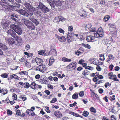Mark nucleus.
Here are the masks:
<instances>
[{
    "label": "nucleus",
    "instance_id": "f257e3e1",
    "mask_svg": "<svg viewBox=\"0 0 120 120\" xmlns=\"http://www.w3.org/2000/svg\"><path fill=\"white\" fill-rule=\"evenodd\" d=\"M24 23L26 25L27 27L30 29L31 30H34L35 29L34 25L30 21L26 19H25Z\"/></svg>",
    "mask_w": 120,
    "mask_h": 120
},
{
    "label": "nucleus",
    "instance_id": "f03ea898",
    "mask_svg": "<svg viewBox=\"0 0 120 120\" xmlns=\"http://www.w3.org/2000/svg\"><path fill=\"white\" fill-rule=\"evenodd\" d=\"M37 8L41 9L44 13H47L48 12L49 10V9L45 7L41 2H39Z\"/></svg>",
    "mask_w": 120,
    "mask_h": 120
},
{
    "label": "nucleus",
    "instance_id": "7ed1b4c3",
    "mask_svg": "<svg viewBox=\"0 0 120 120\" xmlns=\"http://www.w3.org/2000/svg\"><path fill=\"white\" fill-rule=\"evenodd\" d=\"M92 34H95V36L96 35V36H97L96 38L103 36L104 35L103 30L101 28H99L97 32L92 31Z\"/></svg>",
    "mask_w": 120,
    "mask_h": 120
},
{
    "label": "nucleus",
    "instance_id": "20e7f679",
    "mask_svg": "<svg viewBox=\"0 0 120 120\" xmlns=\"http://www.w3.org/2000/svg\"><path fill=\"white\" fill-rule=\"evenodd\" d=\"M13 6L9 5L8 4L5 7L2 6L1 9L4 11L5 12L8 11H11L13 10Z\"/></svg>",
    "mask_w": 120,
    "mask_h": 120
},
{
    "label": "nucleus",
    "instance_id": "39448f33",
    "mask_svg": "<svg viewBox=\"0 0 120 120\" xmlns=\"http://www.w3.org/2000/svg\"><path fill=\"white\" fill-rule=\"evenodd\" d=\"M7 33L8 34L10 35L17 41H18L19 37L16 36V33L13 30L10 29L8 30Z\"/></svg>",
    "mask_w": 120,
    "mask_h": 120
},
{
    "label": "nucleus",
    "instance_id": "423d86ee",
    "mask_svg": "<svg viewBox=\"0 0 120 120\" xmlns=\"http://www.w3.org/2000/svg\"><path fill=\"white\" fill-rule=\"evenodd\" d=\"M76 62H72L67 66V70L68 71L74 70L76 68V65L77 64Z\"/></svg>",
    "mask_w": 120,
    "mask_h": 120
},
{
    "label": "nucleus",
    "instance_id": "0eeeda50",
    "mask_svg": "<svg viewBox=\"0 0 120 120\" xmlns=\"http://www.w3.org/2000/svg\"><path fill=\"white\" fill-rule=\"evenodd\" d=\"M91 34H92V35H89L87 36L86 39V40L88 42H91L95 38H96L97 36L95 35L94 34H92V32L91 33Z\"/></svg>",
    "mask_w": 120,
    "mask_h": 120
},
{
    "label": "nucleus",
    "instance_id": "6e6552de",
    "mask_svg": "<svg viewBox=\"0 0 120 120\" xmlns=\"http://www.w3.org/2000/svg\"><path fill=\"white\" fill-rule=\"evenodd\" d=\"M46 66L43 65H40L36 68V69L37 71H39L40 72H44L45 71L46 69Z\"/></svg>",
    "mask_w": 120,
    "mask_h": 120
},
{
    "label": "nucleus",
    "instance_id": "1a4fd4ad",
    "mask_svg": "<svg viewBox=\"0 0 120 120\" xmlns=\"http://www.w3.org/2000/svg\"><path fill=\"white\" fill-rule=\"evenodd\" d=\"M74 33H68L67 36V40L68 42H71L73 39Z\"/></svg>",
    "mask_w": 120,
    "mask_h": 120
},
{
    "label": "nucleus",
    "instance_id": "9d476101",
    "mask_svg": "<svg viewBox=\"0 0 120 120\" xmlns=\"http://www.w3.org/2000/svg\"><path fill=\"white\" fill-rule=\"evenodd\" d=\"M79 15L82 17L85 18L89 15L90 13L89 12L86 13V11L84 10L82 11L81 12H79Z\"/></svg>",
    "mask_w": 120,
    "mask_h": 120
},
{
    "label": "nucleus",
    "instance_id": "9b49d317",
    "mask_svg": "<svg viewBox=\"0 0 120 120\" xmlns=\"http://www.w3.org/2000/svg\"><path fill=\"white\" fill-rule=\"evenodd\" d=\"M45 76H41V78L39 80V81L41 83L47 84H48V81L47 80Z\"/></svg>",
    "mask_w": 120,
    "mask_h": 120
},
{
    "label": "nucleus",
    "instance_id": "f8f14e48",
    "mask_svg": "<svg viewBox=\"0 0 120 120\" xmlns=\"http://www.w3.org/2000/svg\"><path fill=\"white\" fill-rule=\"evenodd\" d=\"M19 12L20 13L21 15H24L28 17L29 15L32 16L33 15V13L31 12L30 14L28 13H27L25 10L22 9H21L19 11Z\"/></svg>",
    "mask_w": 120,
    "mask_h": 120
},
{
    "label": "nucleus",
    "instance_id": "ddd939ff",
    "mask_svg": "<svg viewBox=\"0 0 120 120\" xmlns=\"http://www.w3.org/2000/svg\"><path fill=\"white\" fill-rule=\"evenodd\" d=\"M18 15L17 14L15 13H13L11 15V18L13 21H14L15 22H14L15 24H16V22L17 23H18V22L17 19L18 18Z\"/></svg>",
    "mask_w": 120,
    "mask_h": 120
},
{
    "label": "nucleus",
    "instance_id": "4468645a",
    "mask_svg": "<svg viewBox=\"0 0 120 120\" xmlns=\"http://www.w3.org/2000/svg\"><path fill=\"white\" fill-rule=\"evenodd\" d=\"M109 30L111 32H114L116 31L115 26L111 24H109Z\"/></svg>",
    "mask_w": 120,
    "mask_h": 120
},
{
    "label": "nucleus",
    "instance_id": "2eb2a0df",
    "mask_svg": "<svg viewBox=\"0 0 120 120\" xmlns=\"http://www.w3.org/2000/svg\"><path fill=\"white\" fill-rule=\"evenodd\" d=\"M94 96H95L96 99L98 100H99L100 102H101V101H100V99L98 95L96 94L95 93L94 91H92L91 93V97L93 100H94V99H95V98L94 97Z\"/></svg>",
    "mask_w": 120,
    "mask_h": 120
},
{
    "label": "nucleus",
    "instance_id": "dca6fc26",
    "mask_svg": "<svg viewBox=\"0 0 120 120\" xmlns=\"http://www.w3.org/2000/svg\"><path fill=\"white\" fill-rule=\"evenodd\" d=\"M54 115L56 117L58 118H60L63 116V115L61 113L58 111H55Z\"/></svg>",
    "mask_w": 120,
    "mask_h": 120
},
{
    "label": "nucleus",
    "instance_id": "f3484780",
    "mask_svg": "<svg viewBox=\"0 0 120 120\" xmlns=\"http://www.w3.org/2000/svg\"><path fill=\"white\" fill-rule=\"evenodd\" d=\"M22 29L18 26L15 31L19 35H20L22 33Z\"/></svg>",
    "mask_w": 120,
    "mask_h": 120
},
{
    "label": "nucleus",
    "instance_id": "a211bd4d",
    "mask_svg": "<svg viewBox=\"0 0 120 120\" xmlns=\"http://www.w3.org/2000/svg\"><path fill=\"white\" fill-rule=\"evenodd\" d=\"M57 54V52L55 49H52L49 52V54L53 56H56Z\"/></svg>",
    "mask_w": 120,
    "mask_h": 120
},
{
    "label": "nucleus",
    "instance_id": "6ab92c4d",
    "mask_svg": "<svg viewBox=\"0 0 120 120\" xmlns=\"http://www.w3.org/2000/svg\"><path fill=\"white\" fill-rule=\"evenodd\" d=\"M8 24L6 22H1L2 27L5 30L8 29Z\"/></svg>",
    "mask_w": 120,
    "mask_h": 120
},
{
    "label": "nucleus",
    "instance_id": "aec40b11",
    "mask_svg": "<svg viewBox=\"0 0 120 120\" xmlns=\"http://www.w3.org/2000/svg\"><path fill=\"white\" fill-rule=\"evenodd\" d=\"M24 4L28 9L30 10L34 9V8L29 3L26 2Z\"/></svg>",
    "mask_w": 120,
    "mask_h": 120
},
{
    "label": "nucleus",
    "instance_id": "412c9836",
    "mask_svg": "<svg viewBox=\"0 0 120 120\" xmlns=\"http://www.w3.org/2000/svg\"><path fill=\"white\" fill-rule=\"evenodd\" d=\"M6 40L8 42V44L10 45H11L14 44L15 41L14 39L12 38H8Z\"/></svg>",
    "mask_w": 120,
    "mask_h": 120
},
{
    "label": "nucleus",
    "instance_id": "4be33fe9",
    "mask_svg": "<svg viewBox=\"0 0 120 120\" xmlns=\"http://www.w3.org/2000/svg\"><path fill=\"white\" fill-rule=\"evenodd\" d=\"M35 61L37 64L39 65H42L43 61V60L41 59L38 58H36L35 59Z\"/></svg>",
    "mask_w": 120,
    "mask_h": 120
},
{
    "label": "nucleus",
    "instance_id": "5701e85b",
    "mask_svg": "<svg viewBox=\"0 0 120 120\" xmlns=\"http://www.w3.org/2000/svg\"><path fill=\"white\" fill-rule=\"evenodd\" d=\"M55 60L53 56L51 57L49 60V62L48 65L49 66H52L53 63L54 62Z\"/></svg>",
    "mask_w": 120,
    "mask_h": 120
},
{
    "label": "nucleus",
    "instance_id": "b1692460",
    "mask_svg": "<svg viewBox=\"0 0 120 120\" xmlns=\"http://www.w3.org/2000/svg\"><path fill=\"white\" fill-rule=\"evenodd\" d=\"M29 20H31L33 23H35L36 25H38L39 24V22L37 21V20H36L32 17H30L29 18Z\"/></svg>",
    "mask_w": 120,
    "mask_h": 120
},
{
    "label": "nucleus",
    "instance_id": "393cba45",
    "mask_svg": "<svg viewBox=\"0 0 120 120\" xmlns=\"http://www.w3.org/2000/svg\"><path fill=\"white\" fill-rule=\"evenodd\" d=\"M54 2L56 5L57 7H58L61 6L63 1L60 0H57Z\"/></svg>",
    "mask_w": 120,
    "mask_h": 120
},
{
    "label": "nucleus",
    "instance_id": "a878e982",
    "mask_svg": "<svg viewBox=\"0 0 120 120\" xmlns=\"http://www.w3.org/2000/svg\"><path fill=\"white\" fill-rule=\"evenodd\" d=\"M37 85V84H36L34 82H32L31 83L30 87L31 88L35 90L36 89Z\"/></svg>",
    "mask_w": 120,
    "mask_h": 120
},
{
    "label": "nucleus",
    "instance_id": "bb28decb",
    "mask_svg": "<svg viewBox=\"0 0 120 120\" xmlns=\"http://www.w3.org/2000/svg\"><path fill=\"white\" fill-rule=\"evenodd\" d=\"M93 63L94 64L97 66L100 65H101L102 64L101 62L98 60H95L93 62Z\"/></svg>",
    "mask_w": 120,
    "mask_h": 120
},
{
    "label": "nucleus",
    "instance_id": "cd10ccee",
    "mask_svg": "<svg viewBox=\"0 0 120 120\" xmlns=\"http://www.w3.org/2000/svg\"><path fill=\"white\" fill-rule=\"evenodd\" d=\"M8 3L6 2V1L5 0H1L0 2V4L2 6L5 7L7 5Z\"/></svg>",
    "mask_w": 120,
    "mask_h": 120
},
{
    "label": "nucleus",
    "instance_id": "c85d7f7f",
    "mask_svg": "<svg viewBox=\"0 0 120 120\" xmlns=\"http://www.w3.org/2000/svg\"><path fill=\"white\" fill-rule=\"evenodd\" d=\"M0 48L4 50H6L8 49L7 46L6 45L1 43L0 44Z\"/></svg>",
    "mask_w": 120,
    "mask_h": 120
},
{
    "label": "nucleus",
    "instance_id": "c756f323",
    "mask_svg": "<svg viewBox=\"0 0 120 120\" xmlns=\"http://www.w3.org/2000/svg\"><path fill=\"white\" fill-rule=\"evenodd\" d=\"M19 77L17 76L15 74H14L13 75H10V79H9L10 80H11L14 78L19 79Z\"/></svg>",
    "mask_w": 120,
    "mask_h": 120
},
{
    "label": "nucleus",
    "instance_id": "7c9ffc66",
    "mask_svg": "<svg viewBox=\"0 0 120 120\" xmlns=\"http://www.w3.org/2000/svg\"><path fill=\"white\" fill-rule=\"evenodd\" d=\"M62 60L64 62H69L71 61V59H68L65 57H63L62 59Z\"/></svg>",
    "mask_w": 120,
    "mask_h": 120
},
{
    "label": "nucleus",
    "instance_id": "2f4dec72",
    "mask_svg": "<svg viewBox=\"0 0 120 120\" xmlns=\"http://www.w3.org/2000/svg\"><path fill=\"white\" fill-rule=\"evenodd\" d=\"M49 3L52 9L53 10H54L55 9V8H54L55 5L54 3L52 2V0H50Z\"/></svg>",
    "mask_w": 120,
    "mask_h": 120
},
{
    "label": "nucleus",
    "instance_id": "473e14b6",
    "mask_svg": "<svg viewBox=\"0 0 120 120\" xmlns=\"http://www.w3.org/2000/svg\"><path fill=\"white\" fill-rule=\"evenodd\" d=\"M78 93L75 92L72 96V98L73 99H76L78 98Z\"/></svg>",
    "mask_w": 120,
    "mask_h": 120
},
{
    "label": "nucleus",
    "instance_id": "72a5a7b5",
    "mask_svg": "<svg viewBox=\"0 0 120 120\" xmlns=\"http://www.w3.org/2000/svg\"><path fill=\"white\" fill-rule=\"evenodd\" d=\"M66 40V38L64 36H62L61 37L59 41L60 42H65Z\"/></svg>",
    "mask_w": 120,
    "mask_h": 120
},
{
    "label": "nucleus",
    "instance_id": "f704fd0d",
    "mask_svg": "<svg viewBox=\"0 0 120 120\" xmlns=\"http://www.w3.org/2000/svg\"><path fill=\"white\" fill-rule=\"evenodd\" d=\"M81 44L82 46H84L86 48L88 49H90L91 48L90 45L88 44L82 43Z\"/></svg>",
    "mask_w": 120,
    "mask_h": 120
},
{
    "label": "nucleus",
    "instance_id": "c9c22d12",
    "mask_svg": "<svg viewBox=\"0 0 120 120\" xmlns=\"http://www.w3.org/2000/svg\"><path fill=\"white\" fill-rule=\"evenodd\" d=\"M23 85L24 87L26 89L28 88L30 86V85L27 82L24 83L23 84Z\"/></svg>",
    "mask_w": 120,
    "mask_h": 120
},
{
    "label": "nucleus",
    "instance_id": "e433bc0d",
    "mask_svg": "<svg viewBox=\"0 0 120 120\" xmlns=\"http://www.w3.org/2000/svg\"><path fill=\"white\" fill-rule=\"evenodd\" d=\"M111 78H111L110 79L116 81H119V80L117 78L116 75H113V76H112Z\"/></svg>",
    "mask_w": 120,
    "mask_h": 120
},
{
    "label": "nucleus",
    "instance_id": "4c0bfd02",
    "mask_svg": "<svg viewBox=\"0 0 120 120\" xmlns=\"http://www.w3.org/2000/svg\"><path fill=\"white\" fill-rule=\"evenodd\" d=\"M110 16L109 15H107L105 16L103 19V21L106 22L107 21L110 19Z\"/></svg>",
    "mask_w": 120,
    "mask_h": 120
},
{
    "label": "nucleus",
    "instance_id": "58836bf2",
    "mask_svg": "<svg viewBox=\"0 0 120 120\" xmlns=\"http://www.w3.org/2000/svg\"><path fill=\"white\" fill-rule=\"evenodd\" d=\"M18 26L15 24H13L10 25V27L11 29L15 31Z\"/></svg>",
    "mask_w": 120,
    "mask_h": 120
},
{
    "label": "nucleus",
    "instance_id": "ea45409f",
    "mask_svg": "<svg viewBox=\"0 0 120 120\" xmlns=\"http://www.w3.org/2000/svg\"><path fill=\"white\" fill-rule=\"evenodd\" d=\"M3 94V95L6 94L8 93V90L5 88L2 89V93Z\"/></svg>",
    "mask_w": 120,
    "mask_h": 120
},
{
    "label": "nucleus",
    "instance_id": "a19ab883",
    "mask_svg": "<svg viewBox=\"0 0 120 120\" xmlns=\"http://www.w3.org/2000/svg\"><path fill=\"white\" fill-rule=\"evenodd\" d=\"M90 72L89 71L85 70L82 73V74L84 76L87 75L89 74Z\"/></svg>",
    "mask_w": 120,
    "mask_h": 120
},
{
    "label": "nucleus",
    "instance_id": "79ce46f5",
    "mask_svg": "<svg viewBox=\"0 0 120 120\" xmlns=\"http://www.w3.org/2000/svg\"><path fill=\"white\" fill-rule=\"evenodd\" d=\"M99 56L102 58H100L99 60H100L102 61H104L105 60V56H104V54H101L99 55Z\"/></svg>",
    "mask_w": 120,
    "mask_h": 120
},
{
    "label": "nucleus",
    "instance_id": "37998d69",
    "mask_svg": "<svg viewBox=\"0 0 120 120\" xmlns=\"http://www.w3.org/2000/svg\"><path fill=\"white\" fill-rule=\"evenodd\" d=\"M36 14L37 16L40 17L41 16L42 14V13L40 10L37 11L36 12Z\"/></svg>",
    "mask_w": 120,
    "mask_h": 120
},
{
    "label": "nucleus",
    "instance_id": "c03bdc74",
    "mask_svg": "<svg viewBox=\"0 0 120 120\" xmlns=\"http://www.w3.org/2000/svg\"><path fill=\"white\" fill-rule=\"evenodd\" d=\"M98 79L96 78V77H94L93 79V81L94 82H96L95 84H99L98 82Z\"/></svg>",
    "mask_w": 120,
    "mask_h": 120
},
{
    "label": "nucleus",
    "instance_id": "a18cd8bd",
    "mask_svg": "<svg viewBox=\"0 0 120 120\" xmlns=\"http://www.w3.org/2000/svg\"><path fill=\"white\" fill-rule=\"evenodd\" d=\"M19 74L20 75L24 74L25 75H28V72L26 71H23L19 72Z\"/></svg>",
    "mask_w": 120,
    "mask_h": 120
},
{
    "label": "nucleus",
    "instance_id": "49530a36",
    "mask_svg": "<svg viewBox=\"0 0 120 120\" xmlns=\"http://www.w3.org/2000/svg\"><path fill=\"white\" fill-rule=\"evenodd\" d=\"M90 110L91 112L94 113H95L96 112V109L92 107H91L90 108Z\"/></svg>",
    "mask_w": 120,
    "mask_h": 120
},
{
    "label": "nucleus",
    "instance_id": "de8ad7c7",
    "mask_svg": "<svg viewBox=\"0 0 120 120\" xmlns=\"http://www.w3.org/2000/svg\"><path fill=\"white\" fill-rule=\"evenodd\" d=\"M89 114V113L87 111L85 110L84 111L83 113L82 114L83 115L86 117H87Z\"/></svg>",
    "mask_w": 120,
    "mask_h": 120
},
{
    "label": "nucleus",
    "instance_id": "09e8293b",
    "mask_svg": "<svg viewBox=\"0 0 120 120\" xmlns=\"http://www.w3.org/2000/svg\"><path fill=\"white\" fill-rule=\"evenodd\" d=\"M1 76L2 78H7L8 76V74L6 73H4L2 74Z\"/></svg>",
    "mask_w": 120,
    "mask_h": 120
},
{
    "label": "nucleus",
    "instance_id": "8fccbe9b",
    "mask_svg": "<svg viewBox=\"0 0 120 120\" xmlns=\"http://www.w3.org/2000/svg\"><path fill=\"white\" fill-rule=\"evenodd\" d=\"M91 26V25L90 24H87L86 25V29L87 30H89Z\"/></svg>",
    "mask_w": 120,
    "mask_h": 120
},
{
    "label": "nucleus",
    "instance_id": "3c124183",
    "mask_svg": "<svg viewBox=\"0 0 120 120\" xmlns=\"http://www.w3.org/2000/svg\"><path fill=\"white\" fill-rule=\"evenodd\" d=\"M57 101V99L56 98H53L50 101V103H54L56 101Z\"/></svg>",
    "mask_w": 120,
    "mask_h": 120
},
{
    "label": "nucleus",
    "instance_id": "603ef678",
    "mask_svg": "<svg viewBox=\"0 0 120 120\" xmlns=\"http://www.w3.org/2000/svg\"><path fill=\"white\" fill-rule=\"evenodd\" d=\"M82 52H81L80 51L77 50V51L75 52V54L78 56H79L80 55L82 54Z\"/></svg>",
    "mask_w": 120,
    "mask_h": 120
},
{
    "label": "nucleus",
    "instance_id": "864d4df0",
    "mask_svg": "<svg viewBox=\"0 0 120 120\" xmlns=\"http://www.w3.org/2000/svg\"><path fill=\"white\" fill-rule=\"evenodd\" d=\"M78 38L80 39V40L82 41L84 39V36L81 35H80L79 36Z\"/></svg>",
    "mask_w": 120,
    "mask_h": 120
},
{
    "label": "nucleus",
    "instance_id": "5fc2aeb1",
    "mask_svg": "<svg viewBox=\"0 0 120 120\" xmlns=\"http://www.w3.org/2000/svg\"><path fill=\"white\" fill-rule=\"evenodd\" d=\"M51 96L52 95L48 96L45 95L43 96V98L45 99H50Z\"/></svg>",
    "mask_w": 120,
    "mask_h": 120
},
{
    "label": "nucleus",
    "instance_id": "6e6d98bb",
    "mask_svg": "<svg viewBox=\"0 0 120 120\" xmlns=\"http://www.w3.org/2000/svg\"><path fill=\"white\" fill-rule=\"evenodd\" d=\"M17 96L16 94H13L12 98L13 99L16 100L17 99Z\"/></svg>",
    "mask_w": 120,
    "mask_h": 120
},
{
    "label": "nucleus",
    "instance_id": "4d7b16f0",
    "mask_svg": "<svg viewBox=\"0 0 120 120\" xmlns=\"http://www.w3.org/2000/svg\"><path fill=\"white\" fill-rule=\"evenodd\" d=\"M58 31L61 33L64 34V33L65 31L62 29L61 28H59L58 29Z\"/></svg>",
    "mask_w": 120,
    "mask_h": 120
},
{
    "label": "nucleus",
    "instance_id": "13d9d810",
    "mask_svg": "<svg viewBox=\"0 0 120 120\" xmlns=\"http://www.w3.org/2000/svg\"><path fill=\"white\" fill-rule=\"evenodd\" d=\"M7 113L9 115H11L12 114V112L9 109H8L7 110Z\"/></svg>",
    "mask_w": 120,
    "mask_h": 120
},
{
    "label": "nucleus",
    "instance_id": "bf43d9fd",
    "mask_svg": "<svg viewBox=\"0 0 120 120\" xmlns=\"http://www.w3.org/2000/svg\"><path fill=\"white\" fill-rule=\"evenodd\" d=\"M84 95V92L83 91H81L80 92L79 95L80 97H82Z\"/></svg>",
    "mask_w": 120,
    "mask_h": 120
},
{
    "label": "nucleus",
    "instance_id": "052dcab7",
    "mask_svg": "<svg viewBox=\"0 0 120 120\" xmlns=\"http://www.w3.org/2000/svg\"><path fill=\"white\" fill-rule=\"evenodd\" d=\"M32 111V110L27 109L26 110V112L27 115L29 116L30 114L31 113Z\"/></svg>",
    "mask_w": 120,
    "mask_h": 120
},
{
    "label": "nucleus",
    "instance_id": "680f3d73",
    "mask_svg": "<svg viewBox=\"0 0 120 120\" xmlns=\"http://www.w3.org/2000/svg\"><path fill=\"white\" fill-rule=\"evenodd\" d=\"M44 53V51L43 50H40L38 52V54L40 55L43 54Z\"/></svg>",
    "mask_w": 120,
    "mask_h": 120
},
{
    "label": "nucleus",
    "instance_id": "e2e57ef3",
    "mask_svg": "<svg viewBox=\"0 0 120 120\" xmlns=\"http://www.w3.org/2000/svg\"><path fill=\"white\" fill-rule=\"evenodd\" d=\"M60 20L62 22H64L65 21V19L63 17L61 16H59Z\"/></svg>",
    "mask_w": 120,
    "mask_h": 120
},
{
    "label": "nucleus",
    "instance_id": "0e129e2a",
    "mask_svg": "<svg viewBox=\"0 0 120 120\" xmlns=\"http://www.w3.org/2000/svg\"><path fill=\"white\" fill-rule=\"evenodd\" d=\"M45 110L47 113H49L51 111L50 110H48L49 109V107H48L45 106Z\"/></svg>",
    "mask_w": 120,
    "mask_h": 120
},
{
    "label": "nucleus",
    "instance_id": "69168bd1",
    "mask_svg": "<svg viewBox=\"0 0 120 120\" xmlns=\"http://www.w3.org/2000/svg\"><path fill=\"white\" fill-rule=\"evenodd\" d=\"M111 85L110 83H109V82H107L105 84V87L106 88L108 87L109 86Z\"/></svg>",
    "mask_w": 120,
    "mask_h": 120
},
{
    "label": "nucleus",
    "instance_id": "338daca9",
    "mask_svg": "<svg viewBox=\"0 0 120 120\" xmlns=\"http://www.w3.org/2000/svg\"><path fill=\"white\" fill-rule=\"evenodd\" d=\"M16 114L17 116H20L21 114V113L19 109H18L16 111Z\"/></svg>",
    "mask_w": 120,
    "mask_h": 120
},
{
    "label": "nucleus",
    "instance_id": "774afa93",
    "mask_svg": "<svg viewBox=\"0 0 120 120\" xmlns=\"http://www.w3.org/2000/svg\"><path fill=\"white\" fill-rule=\"evenodd\" d=\"M73 29L72 26H71L68 27V30L69 31L71 32L73 30Z\"/></svg>",
    "mask_w": 120,
    "mask_h": 120
}]
</instances>
